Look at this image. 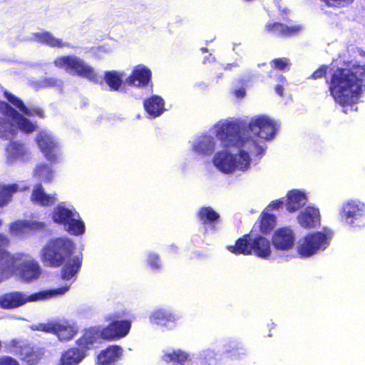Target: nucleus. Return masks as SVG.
<instances>
[{
  "label": "nucleus",
  "instance_id": "f257e3e1",
  "mask_svg": "<svg viewBox=\"0 0 365 365\" xmlns=\"http://www.w3.org/2000/svg\"><path fill=\"white\" fill-rule=\"evenodd\" d=\"M277 129V122L266 115H255L248 123L239 118L217 121L212 128L213 134L225 147H235L237 152L222 150L215 153L213 166L225 175L247 172L251 156L264 155L265 141L274 139Z\"/></svg>",
  "mask_w": 365,
  "mask_h": 365
},
{
  "label": "nucleus",
  "instance_id": "4be33fe9",
  "mask_svg": "<svg viewBox=\"0 0 365 365\" xmlns=\"http://www.w3.org/2000/svg\"><path fill=\"white\" fill-rule=\"evenodd\" d=\"M130 327L131 324L128 320L114 321L103 328L104 339L112 341L124 337L128 334Z\"/></svg>",
  "mask_w": 365,
  "mask_h": 365
},
{
  "label": "nucleus",
  "instance_id": "6e6552de",
  "mask_svg": "<svg viewBox=\"0 0 365 365\" xmlns=\"http://www.w3.org/2000/svg\"><path fill=\"white\" fill-rule=\"evenodd\" d=\"M333 232L330 229L308 233L296 243V252L302 259L309 258L324 251L329 245Z\"/></svg>",
  "mask_w": 365,
  "mask_h": 365
},
{
  "label": "nucleus",
  "instance_id": "a19ab883",
  "mask_svg": "<svg viewBox=\"0 0 365 365\" xmlns=\"http://www.w3.org/2000/svg\"><path fill=\"white\" fill-rule=\"evenodd\" d=\"M29 232L41 231L45 229L46 224L42 221L27 220Z\"/></svg>",
  "mask_w": 365,
  "mask_h": 365
},
{
  "label": "nucleus",
  "instance_id": "0eeeda50",
  "mask_svg": "<svg viewBox=\"0 0 365 365\" xmlns=\"http://www.w3.org/2000/svg\"><path fill=\"white\" fill-rule=\"evenodd\" d=\"M51 218L71 235L79 236L85 232V224L80 214L73 205L66 202H61L53 207Z\"/></svg>",
  "mask_w": 365,
  "mask_h": 365
},
{
  "label": "nucleus",
  "instance_id": "aec40b11",
  "mask_svg": "<svg viewBox=\"0 0 365 365\" xmlns=\"http://www.w3.org/2000/svg\"><path fill=\"white\" fill-rule=\"evenodd\" d=\"M152 72L149 68L143 64L134 67L132 73L125 79L128 85L144 88L151 83Z\"/></svg>",
  "mask_w": 365,
  "mask_h": 365
},
{
  "label": "nucleus",
  "instance_id": "f704fd0d",
  "mask_svg": "<svg viewBox=\"0 0 365 365\" xmlns=\"http://www.w3.org/2000/svg\"><path fill=\"white\" fill-rule=\"evenodd\" d=\"M20 190L19 185H0V206H4L11 200L13 194Z\"/></svg>",
  "mask_w": 365,
  "mask_h": 365
},
{
  "label": "nucleus",
  "instance_id": "e433bc0d",
  "mask_svg": "<svg viewBox=\"0 0 365 365\" xmlns=\"http://www.w3.org/2000/svg\"><path fill=\"white\" fill-rule=\"evenodd\" d=\"M275 225V216L272 214L263 212L261 215L259 222L260 230L262 233L266 234L273 229Z\"/></svg>",
  "mask_w": 365,
  "mask_h": 365
},
{
  "label": "nucleus",
  "instance_id": "cd10ccee",
  "mask_svg": "<svg viewBox=\"0 0 365 365\" xmlns=\"http://www.w3.org/2000/svg\"><path fill=\"white\" fill-rule=\"evenodd\" d=\"M29 39L50 47L63 48L69 46L68 43L64 42L61 38H56L52 34L48 31L32 33Z\"/></svg>",
  "mask_w": 365,
  "mask_h": 365
},
{
  "label": "nucleus",
  "instance_id": "9d476101",
  "mask_svg": "<svg viewBox=\"0 0 365 365\" xmlns=\"http://www.w3.org/2000/svg\"><path fill=\"white\" fill-rule=\"evenodd\" d=\"M341 222L351 228L365 227V202L359 198H350L342 202L339 209Z\"/></svg>",
  "mask_w": 365,
  "mask_h": 365
},
{
  "label": "nucleus",
  "instance_id": "4d7b16f0",
  "mask_svg": "<svg viewBox=\"0 0 365 365\" xmlns=\"http://www.w3.org/2000/svg\"><path fill=\"white\" fill-rule=\"evenodd\" d=\"M207 60V58L205 57L204 59V62H205Z\"/></svg>",
  "mask_w": 365,
  "mask_h": 365
},
{
  "label": "nucleus",
  "instance_id": "4c0bfd02",
  "mask_svg": "<svg viewBox=\"0 0 365 365\" xmlns=\"http://www.w3.org/2000/svg\"><path fill=\"white\" fill-rule=\"evenodd\" d=\"M147 264L153 271H160L163 268V263L158 253L150 252L147 255Z\"/></svg>",
  "mask_w": 365,
  "mask_h": 365
},
{
  "label": "nucleus",
  "instance_id": "6ab92c4d",
  "mask_svg": "<svg viewBox=\"0 0 365 365\" xmlns=\"http://www.w3.org/2000/svg\"><path fill=\"white\" fill-rule=\"evenodd\" d=\"M9 351L30 365L36 364L40 359L38 353L23 341L12 340L9 345Z\"/></svg>",
  "mask_w": 365,
  "mask_h": 365
},
{
  "label": "nucleus",
  "instance_id": "603ef678",
  "mask_svg": "<svg viewBox=\"0 0 365 365\" xmlns=\"http://www.w3.org/2000/svg\"><path fill=\"white\" fill-rule=\"evenodd\" d=\"M247 81H247L245 78H242L241 79V82H242V83H243V84H245V85H247Z\"/></svg>",
  "mask_w": 365,
  "mask_h": 365
},
{
  "label": "nucleus",
  "instance_id": "a18cd8bd",
  "mask_svg": "<svg viewBox=\"0 0 365 365\" xmlns=\"http://www.w3.org/2000/svg\"><path fill=\"white\" fill-rule=\"evenodd\" d=\"M327 69V67L325 66L320 67L319 69H317L312 73V78L313 79H317L322 77L324 75H325Z\"/></svg>",
  "mask_w": 365,
  "mask_h": 365
},
{
  "label": "nucleus",
  "instance_id": "2f4dec72",
  "mask_svg": "<svg viewBox=\"0 0 365 365\" xmlns=\"http://www.w3.org/2000/svg\"><path fill=\"white\" fill-rule=\"evenodd\" d=\"M197 216L206 230L207 227L212 229L220 217L219 214L210 207H201L197 212Z\"/></svg>",
  "mask_w": 365,
  "mask_h": 365
},
{
  "label": "nucleus",
  "instance_id": "09e8293b",
  "mask_svg": "<svg viewBox=\"0 0 365 365\" xmlns=\"http://www.w3.org/2000/svg\"><path fill=\"white\" fill-rule=\"evenodd\" d=\"M283 91H284V88L282 85H277L276 87H275V91L276 93L282 96L283 95Z\"/></svg>",
  "mask_w": 365,
  "mask_h": 365
},
{
  "label": "nucleus",
  "instance_id": "393cba45",
  "mask_svg": "<svg viewBox=\"0 0 365 365\" xmlns=\"http://www.w3.org/2000/svg\"><path fill=\"white\" fill-rule=\"evenodd\" d=\"M57 200L56 194L46 193L41 184H37L34 187L31 195L33 203L43 207H49L54 205Z\"/></svg>",
  "mask_w": 365,
  "mask_h": 365
},
{
  "label": "nucleus",
  "instance_id": "72a5a7b5",
  "mask_svg": "<svg viewBox=\"0 0 365 365\" xmlns=\"http://www.w3.org/2000/svg\"><path fill=\"white\" fill-rule=\"evenodd\" d=\"M123 73L116 71H106L104 74V81L111 91H119L122 85Z\"/></svg>",
  "mask_w": 365,
  "mask_h": 365
},
{
  "label": "nucleus",
  "instance_id": "423d86ee",
  "mask_svg": "<svg viewBox=\"0 0 365 365\" xmlns=\"http://www.w3.org/2000/svg\"><path fill=\"white\" fill-rule=\"evenodd\" d=\"M235 255H252L267 259L272 254L270 241L265 237L250 232L236 241L235 245L227 247Z\"/></svg>",
  "mask_w": 365,
  "mask_h": 365
},
{
  "label": "nucleus",
  "instance_id": "9b49d317",
  "mask_svg": "<svg viewBox=\"0 0 365 365\" xmlns=\"http://www.w3.org/2000/svg\"><path fill=\"white\" fill-rule=\"evenodd\" d=\"M35 140L44 158L51 163H57L62 160L61 142L52 132L41 130L36 134Z\"/></svg>",
  "mask_w": 365,
  "mask_h": 365
},
{
  "label": "nucleus",
  "instance_id": "49530a36",
  "mask_svg": "<svg viewBox=\"0 0 365 365\" xmlns=\"http://www.w3.org/2000/svg\"><path fill=\"white\" fill-rule=\"evenodd\" d=\"M246 91L243 88H240L235 91V95L238 98H242L245 96Z\"/></svg>",
  "mask_w": 365,
  "mask_h": 365
},
{
  "label": "nucleus",
  "instance_id": "b1692460",
  "mask_svg": "<svg viewBox=\"0 0 365 365\" xmlns=\"http://www.w3.org/2000/svg\"><path fill=\"white\" fill-rule=\"evenodd\" d=\"M321 216L318 208L309 206L301 211L297 217V222L305 229L317 227L320 224Z\"/></svg>",
  "mask_w": 365,
  "mask_h": 365
},
{
  "label": "nucleus",
  "instance_id": "3c124183",
  "mask_svg": "<svg viewBox=\"0 0 365 365\" xmlns=\"http://www.w3.org/2000/svg\"><path fill=\"white\" fill-rule=\"evenodd\" d=\"M279 83H283L284 82H285V78L282 76V75H279L277 80Z\"/></svg>",
  "mask_w": 365,
  "mask_h": 365
},
{
  "label": "nucleus",
  "instance_id": "7ed1b4c3",
  "mask_svg": "<svg viewBox=\"0 0 365 365\" xmlns=\"http://www.w3.org/2000/svg\"><path fill=\"white\" fill-rule=\"evenodd\" d=\"M73 250L74 242L69 237H53L41 250L40 257L45 265L51 267H59L65 262L61 275L69 280L76 277L82 265L81 255L71 257Z\"/></svg>",
  "mask_w": 365,
  "mask_h": 365
},
{
  "label": "nucleus",
  "instance_id": "412c9836",
  "mask_svg": "<svg viewBox=\"0 0 365 365\" xmlns=\"http://www.w3.org/2000/svg\"><path fill=\"white\" fill-rule=\"evenodd\" d=\"M149 320L152 324L172 329L176 326L178 317L168 309L159 308L150 312Z\"/></svg>",
  "mask_w": 365,
  "mask_h": 365
},
{
  "label": "nucleus",
  "instance_id": "7c9ffc66",
  "mask_svg": "<svg viewBox=\"0 0 365 365\" xmlns=\"http://www.w3.org/2000/svg\"><path fill=\"white\" fill-rule=\"evenodd\" d=\"M265 29L267 31L280 37L294 35L300 30L299 26L289 27L281 23H267Z\"/></svg>",
  "mask_w": 365,
  "mask_h": 365
},
{
  "label": "nucleus",
  "instance_id": "c03bdc74",
  "mask_svg": "<svg viewBox=\"0 0 365 365\" xmlns=\"http://www.w3.org/2000/svg\"><path fill=\"white\" fill-rule=\"evenodd\" d=\"M329 6L346 5L351 4L354 0H322Z\"/></svg>",
  "mask_w": 365,
  "mask_h": 365
},
{
  "label": "nucleus",
  "instance_id": "4468645a",
  "mask_svg": "<svg viewBox=\"0 0 365 365\" xmlns=\"http://www.w3.org/2000/svg\"><path fill=\"white\" fill-rule=\"evenodd\" d=\"M16 255H21V257L15 263L12 274L16 272L20 279L26 283H31L39 279L42 274V268L38 262L33 258L24 259L26 255L21 253Z\"/></svg>",
  "mask_w": 365,
  "mask_h": 365
},
{
  "label": "nucleus",
  "instance_id": "39448f33",
  "mask_svg": "<svg viewBox=\"0 0 365 365\" xmlns=\"http://www.w3.org/2000/svg\"><path fill=\"white\" fill-rule=\"evenodd\" d=\"M162 360L168 365H217L220 354L212 349H205L198 354L174 349L165 351Z\"/></svg>",
  "mask_w": 365,
  "mask_h": 365
},
{
  "label": "nucleus",
  "instance_id": "58836bf2",
  "mask_svg": "<svg viewBox=\"0 0 365 365\" xmlns=\"http://www.w3.org/2000/svg\"><path fill=\"white\" fill-rule=\"evenodd\" d=\"M39 88H48L53 87L58 89H61L63 86V82L61 80L56 78H45L40 80L38 83Z\"/></svg>",
  "mask_w": 365,
  "mask_h": 365
},
{
  "label": "nucleus",
  "instance_id": "1a4fd4ad",
  "mask_svg": "<svg viewBox=\"0 0 365 365\" xmlns=\"http://www.w3.org/2000/svg\"><path fill=\"white\" fill-rule=\"evenodd\" d=\"M69 288V286L66 285L56 289L43 290L31 294L20 292L6 293L0 296V307L4 309H13L29 302L47 300L64 294L68 291Z\"/></svg>",
  "mask_w": 365,
  "mask_h": 365
},
{
  "label": "nucleus",
  "instance_id": "a878e982",
  "mask_svg": "<svg viewBox=\"0 0 365 365\" xmlns=\"http://www.w3.org/2000/svg\"><path fill=\"white\" fill-rule=\"evenodd\" d=\"M164 99L158 95H152L143 101V107L150 118L160 116L165 110Z\"/></svg>",
  "mask_w": 365,
  "mask_h": 365
},
{
  "label": "nucleus",
  "instance_id": "c9c22d12",
  "mask_svg": "<svg viewBox=\"0 0 365 365\" xmlns=\"http://www.w3.org/2000/svg\"><path fill=\"white\" fill-rule=\"evenodd\" d=\"M29 232L27 220H16L9 225V233L12 236L21 237Z\"/></svg>",
  "mask_w": 365,
  "mask_h": 365
},
{
  "label": "nucleus",
  "instance_id": "de8ad7c7",
  "mask_svg": "<svg viewBox=\"0 0 365 365\" xmlns=\"http://www.w3.org/2000/svg\"><path fill=\"white\" fill-rule=\"evenodd\" d=\"M283 205V201L282 200H277L275 202H272L269 205V207H272V209H277Z\"/></svg>",
  "mask_w": 365,
  "mask_h": 365
},
{
  "label": "nucleus",
  "instance_id": "bb28decb",
  "mask_svg": "<svg viewBox=\"0 0 365 365\" xmlns=\"http://www.w3.org/2000/svg\"><path fill=\"white\" fill-rule=\"evenodd\" d=\"M123 349L118 345H111L102 350L97 356V365H114L122 356Z\"/></svg>",
  "mask_w": 365,
  "mask_h": 365
},
{
  "label": "nucleus",
  "instance_id": "dca6fc26",
  "mask_svg": "<svg viewBox=\"0 0 365 365\" xmlns=\"http://www.w3.org/2000/svg\"><path fill=\"white\" fill-rule=\"evenodd\" d=\"M191 150L202 158L210 157L215 154L217 140L215 136L207 133H201L189 142Z\"/></svg>",
  "mask_w": 365,
  "mask_h": 365
},
{
  "label": "nucleus",
  "instance_id": "473e14b6",
  "mask_svg": "<svg viewBox=\"0 0 365 365\" xmlns=\"http://www.w3.org/2000/svg\"><path fill=\"white\" fill-rule=\"evenodd\" d=\"M34 176L44 182H50L53 178L54 172L51 165L40 163L36 165L34 170Z\"/></svg>",
  "mask_w": 365,
  "mask_h": 365
},
{
  "label": "nucleus",
  "instance_id": "c756f323",
  "mask_svg": "<svg viewBox=\"0 0 365 365\" xmlns=\"http://www.w3.org/2000/svg\"><path fill=\"white\" fill-rule=\"evenodd\" d=\"M86 353L79 348H71L62 353L59 365H78L86 357Z\"/></svg>",
  "mask_w": 365,
  "mask_h": 365
},
{
  "label": "nucleus",
  "instance_id": "2eb2a0df",
  "mask_svg": "<svg viewBox=\"0 0 365 365\" xmlns=\"http://www.w3.org/2000/svg\"><path fill=\"white\" fill-rule=\"evenodd\" d=\"M9 242L8 237L0 233V283L12 275L14 266L21 257V255H11L4 250Z\"/></svg>",
  "mask_w": 365,
  "mask_h": 365
},
{
  "label": "nucleus",
  "instance_id": "f03ea898",
  "mask_svg": "<svg viewBox=\"0 0 365 365\" xmlns=\"http://www.w3.org/2000/svg\"><path fill=\"white\" fill-rule=\"evenodd\" d=\"M4 97L22 114L14 109L7 103L0 101V138L9 140L16 134V128L25 133H31L36 130L37 124L24 116H38L43 118V111L37 107L26 106L23 101L14 94L5 91Z\"/></svg>",
  "mask_w": 365,
  "mask_h": 365
},
{
  "label": "nucleus",
  "instance_id": "864d4df0",
  "mask_svg": "<svg viewBox=\"0 0 365 365\" xmlns=\"http://www.w3.org/2000/svg\"><path fill=\"white\" fill-rule=\"evenodd\" d=\"M201 51L202 53L207 52V49L206 48H201Z\"/></svg>",
  "mask_w": 365,
  "mask_h": 365
},
{
  "label": "nucleus",
  "instance_id": "c85d7f7f",
  "mask_svg": "<svg viewBox=\"0 0 365 365\" xmlns=\"http://www.w3.org/2000/svg\"><path fill=\"white\" fill-rule=\"evenodd\" d=\"M307 202L304 192L299 190H292L287 193L286 203L287 210L293 212L302 207Z\"/></svg>",
  "mask_w": 365,
  "mask_h": 365
},
{
  "label": "nucleus",
  "instance_id": "5fc2aeb1",
  "mask_svg": "<svg viewBox=\"0 0 365 365\" xmlns=\"http://www.w3.org/2000/svg\"><path fill=\"white\" fill-rule=\"evenodd\" d=\"M274 323H272V324H269V325H268V327H270V328H273V327H274Z\"/></svg>",
  "mask_w": 365,
  "mask_h": 365
},
{
  "label": "nucleus",
  "instance_id": "37998d69",
  "mask_svg": "<svg viewBox=\"0 0 365 365\" xmlns=\"http://www.w3.org/2000/svg\"><path fill=\"white\" fill-rule=\"evenodd\" d=\"M0 365H19L18 361L11 356L0 357Z\"/></svg>",
  "mask_w": 365,
  "mask_h": 365
},
{
  "label": "nucleus",
  "instance_id": "ea45409f",
  "mask_svg": "<svg viewBox=\"0 0 365 365\" xmlns=\"http://www.w3.org/2000/svg\"><path fill=\"white\" fill-rule=\"evenodd\" d=\"M270 64L272 68L284 71L289 69L291 62L287 58H279L272 60Z\"/></svg>",
  "mask_w": 365,
  "mask_h": 365
},
{
  "label": "nucleus",
  "instance_id": "a211bd4d",
  "mask_svg": "<svg viewBox=\"0 0 365 365\" xmlns=\"http://www.w3.org/2000/svg\"><path fill=\"white\" fill-rule=\"evenodd\" d=\"M104 339L103 329L101 327H91L85 329L82 336L76 340V344L80 349L87 350L96 346Z\"/></svg>",
  "mask_w": 365,
  "mask_h": 365
},
{
  "label": "nucleus",
  "instance_id": "79ce46f5",
  "mask_svg": "<svg viewBox=\"0 0 365 365\" xmlns=\"http://www.w3.org/2000/svg\"><path fill=\"white\" fill-rule=\"evenodd\" d=\"M91 308L89 307L81 306L78 308L77 314L81 317H88L91 315Z\"/></svg>",
  "mask_w": 365,
  "mask_h": 365
},
{
  "label": "nucleus",
  "instance_id": "6e6d98bb",
  "mask_svg": "<svg viewBox=\"0 0 365 365\" xmlns=\"http://www.w3.org/2000/svg\"><path fill=\"white\" fill-rule=\"evenodd\" d=\"M2 225V220H0V226Z\"/></svg>",
  "mask_w": 365,
  "mask_h": 365
},
{
  "label": "nucleus",
  "instance_id": "20e7f679",
  "mask_svg": "<svg viewBox=\"0 0 365 365\" xmlns=\"http://www.w3.org/2000/svg\"><path fill=\"white\" fill-rule=\"evenodd\" d=\"M329 91L334 101L342 106L356 103L365 86V65L338 68L331 75Z\"/></svg>",
  "mask_w": 365,
  "mask_h": 365
},
{
  "label": "nucleus",
  "instance_id": "f8f14e48",
  "mask_svg": "<svg viewBox=\"0 0 365 365\" xmlns=\"http://www.w3.org/2000/svg\"><path fill=\"white\" fill-rule=\"evenodd\" d=\"M54 64L72 74H76L90 81H96L98 76L95 70L84 61L76 56H64L57 58Z\"/></svg>",
  "mask_w": 365,
  "mask_h": 365
},
{
  "label": "nucleus",
  "instance_id": "8fccbe9b",
  "mask_svg": "<svg viewBox=\"0 0 365 365\" xmlns=\"http://www.w3.org/2000/svg\"><path fill=\"white\" fill-rule=\"evenodd\" d=\"M238 66V64L237 63H228L225 66V70H230L232 69L233 67H237Z\"/></svg>",
  "mask_w": 365,
  "mask_h": 365
},
{
  "label": "nucleus",
  "instance_id": "5701e85b",
  "mask_svg": "<svg viewBox=\"0 0 365 365\" xmlns=\"http://www.w3.org/2000/svg\"><path fill=\"white\" fill-rule=\"evenodd\" d=\"M29 150L25 144L18 141H11L6 147V161L9 164L25 160L29 158Z\"/></svg>",
  "mask_w": 365,
  "mask_h": 365
},
{
  "label": "nucleus",
  "instance_id": "f3484780",
  "mask_svg": "<svg viewBox=\"0 0 365 365\" xmlns=\"http://www.w3.org/2000/svg\"><path fill=\"white\" fill-rule=\"evenodd\" d=\"M296 235L289 227H283L276 230L272 237L273 247L277 251H289L294 246Z\"/></svg>",
  "mask_w": 365,
  "mask_h": 365
},
{
  "label": "nucleus",
  "instance_id": "ddd939ff",
  "mask_svg": "<svg viewBox=\"0 0 365 365\" xmlns=\"http://www.w3.org/2000/svg\"><path fill=\"white\" fill-rule=\"evenodd\" d=\"M34 329L53 334L61 341H71L78 331V328L75 323L66 320L39 324Z\"/></svg>",
  "mask_w": 365,
  "mask_h": 365
}]
</instances>
